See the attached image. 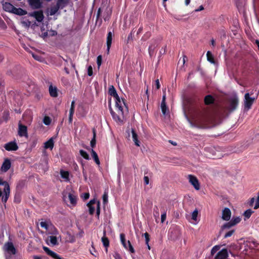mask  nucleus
I'll return each mask as SVG.
<instances>
[{
	"mask_svg": "<svg viewBox=\"0 0 259 259\" xmlns=\"http://www.w3.org/2000/svg\"><path fill=\"white\" fill-rule=\"evenodd\" d=\"M109 93L114 98L115 102V111L110 107V113L115 121L119 124H122L124 119V112L127 111L124 100L119 97L113 86L110 87Z\"/></svg>",
	"mask_w": 259,
	"mask_h": 259,
	"instance_id": "1",
	"label": "nucleus"
},
{
	"mask_svg": "<svg viewBox=\"0 0 259 259\" xmlns=\"http://www.w3.org/2000/svg\"><path fill=\"white\" fill-rule=\"evenodd\" d=\"M187 120L192 127H202L206 121V118L202 114H196L191 118L187 117Z\"/></svg>",
	"mask_w": 259,
	"mask_h": 259,
	"instance_id": "2",
	"label": "nucleus"
},
{
	"mask_svg": "<svg viewBox=\"0 0 259 259\" xmlns=\"http://www.w3.org/2000/svg\"><path fill=\"white\" fill-rule=\"evenodd\" d=\"M63 200L67 205L71 208L74 207L77 203V196L74 192H64Z\"/></svg>",
	"mask_w": 259,
	"mask_h": 259,
	"instance_id": "3",
	"label": "nucleus"
},
{
	"mask_svg": "<svg viewBox=\"0 0 259 259\" xmlns=\"http://www.w3.org/2000/svg\"><path fill=\"white\" fill-rule=\"evenodd\" d=\"M89 208V213L91 214H93L95 212V208H96V214L98 218H99V215L100 213V202L99 201L97 200L96 199H93L91 200L87 204Z\"/></svg>",
	"mask_w": 259,
	"mask_h": 259,
	"instance_id": "4",
	"label": "nucleus"
},
{
	"mask_svg": "<svg viewBox=\"0 0 259 259\" xmlns=\"http://www.w3.org/2000/svg\"><path fill=\"white\" fill-rule=\"evenodd\" d=\"M4 250L5 252L6 259H9L8 255H15L16 253V250L11 242L5 244Z\"/></svg>",
	"mask_w": 259,
	"mask_h": 259,
	"instance_id": "5",
	"label": "nucleus"
},
{
	"mask_svg": "<svg viewBox=\"0 0 259 259\" xmlns=\"http://www.w3.org/2000/svg\"><path fill=\"white\" fill-rule=\"evenodd\" d=\"M41 227L45 229L49 233L53 235H57L58 234L57 230L54 228L49 221H41L40 223Z\"/></svg>",
	"mask_w": 259,
	"mask_h": 259,
	"instance_id": "6",
	"label": "nucleus"
},
{
	"mask_svg": "<svg viewBox=\"0 0 259 259\" xmlns=\"http://www.w3.org/2000/svg\"><path fill=\"white\" fill-rule=\"evenodd\" d=\"M254 97H250L249 93H246L244 96V108L247 110H249L253 104L254 100Z\"/></svg>",
	"mask_w": 259,
	"mask_h": 259,
	"instance_id": "7",
	"label": "nucleus"
},
{
	"mask_svg": "<svg viewBox=\"0 0 259 259\" xmlns=\"http://www.w3.org/2000/svg\"><path fill=\"white\" fill-rule=\"evenodd\" d=\"M189 183L196 190L200 189V184L197 178L194 176L189 175L188 176Z\"/></svg>",
	"mask_w": 259,
	"mask_h": 259,
	"instance_id": "8",
	"label": "nucleus"
},
{
	"mask_svg": "<svg viewBox=\"0 0 259 259\" xmlns=\"http://www.w3.org/2000/svg\"><path fill=\"white\" fill-rule=\"evenodd\" d=\"M21 24L22 25L25 27L26 29H28L30 27L34 29L35 26L38 25L36 23V22H34L32 23L30 21L25 18H23L21 21Z\"/></svg>",
	"mask_w": 259,
	"mask_h": 259,
	"instance_id": "9",
	"label": "nucleus"
},
{
	"mask_svg": "<svg viewBox=\"0 0 259 259\" xmlns=\"http://www.w3.org/2000/svg\"><path fill=\"white\" fill-rule=\"evenodd\" d=\"M28 15L29 16L34 17L35 18L36 21L38 22H41L44 18L42 12L40 11H35L32 13H29Z\"/></svg>",
	"mask_w": 259,
	"mask_h": 259,
	"instance_id": "10",
	"label": "nucleus"
},
{
	"mask_svg": "<svg viewBox=\"0 0 259 259\" xmlns=\"http://www.w3.org/2000/svg\"><path fill=\"white\" fill-rule=\"evenodd\" d=\"M18 135L20 137H27V128L25 125H22L20 122L19 123Z\"/></svg>",
	"mask_w": 259,
	"mask_h": 259,
	"instance_id": "11",
	"label": "nucleus"
},
{
	"mask_svg": "<svg viewBox=\"0 0 259 259\" xmlns=\"http://www.w3.org/2000/svg\"><path fill=\"white\" fill-rule=\"evenodd\" d=\"M28 3L30 6L33 9H37L41 7V0H28Z\"/></svg>",
	"mask_w": 259,
	"mask_h": 259,
	"instance_id": "12",
	"label": "nucleus"
},
{
	"mask_svg": "<svg viewBox=\"0 0 259 259\" xmlns=\"http://www.w3.org/2000/svg\"><path fill=\"white\" fill-rule=\"evenodd\" d=\"M4 147L7 151H16L18 148L17 144L14 142H11L6 144Z\"/></svg>",
	"mask_w": 259,
	"mask_h": 259,
	"instance_id": "13",
	"label": "nucleus"
},
{
	"mask_svg": "<svg viewBox=\"0 0 259 259\" xmlns=\"http://www.w3.org/2000/svg\"><path fill=\"white\" fill-rule=\"evenodd\" d=\"M231 215V212L229 208H225L222 212V218L225 221H228L230 220Z\"/></svg>",
	"mask_w": 259,
	"mask_h": 259,
	"instance_id": "14",
	"label": "nucleus"
},
{
	"mask_svg": "<svg viewBox=\"0 0 259 259\" xmlns=\"http://www.w3.org/2000/svg\"><path fill=\"white\" fill-rule=\"evenodd\" d=\"M228 253L227 250L226 249H223L222 250H221L218 253V254L215 257V258L216 259H226L227 257H228Z\"/></svg>",
	"mask_w": 259,
	"mask_h": 259,
	"instance_id": "15",
	"label": "nucleus"
},
{
	"mask_svg": "<svg viewBox=\"0 0 259 259\" xmlns=\"http://www.w3.org/2000/svg\"><path fill=\"white\" fill-rule=\"evenodd\" d=\"M198 211L196 209L191 213L192 221H190L191 223L194 225H196L198 223L199 220L198 219Z\"/></svg>",
	"mask_w": 259,
	"mask_h": 259,
	"instance_id": "16",
	"label": "nucleus"
},
{
	"mask_svg": "<svg viewBox=\"0 0 259 259\" xmlns=\"http://www.w3.org/2000/svg\"><path fill=\"white\" fill-rule=\"evenodd\" d=\"M44 250L45 252L49 255L53 257L55 259H62L60 256H59L57 253L51 250L48 247L44 246Z\"/></svg>",
	"mask_w": 259,
	"mask_h": 259,
	"instance_id": "17",
	"label": "nucleus"
},
{
	"mask_svg": "<svg viewBox=\"0 0 259 259\" xmlns=\"http://www.w3.org/2000/svg\"><path fill=\"white\" fill-rule=\"evenodd\" d=\"M3 8L5 11L12 13L15 7L10 3L6 2L3 4Z\"/></svg>",
	"mask_w": 259,
	"mask_h": 259,
	"instance_id": "18",
	"label": "nucleus"
},
{
	"mask_svg": "<svg viewBox=\"0 0 259 259\" xmlns=\"http://www.w3.org/2000/svg\"><path fill=\"white\" fill-rule=\"evenodd\" d=\"M6 187L4 189V195L2 197V200L4 202H6L10 195V187L9 185L5 184Z\"/></svg>",
	"mask_w": 259,
	"mask_h": 259,
	"instance_id": "19",
	"label": "nucleus"
},
{
	"mask_svg": "<svg viewBox=\"0 0 259 259\" xmlns=\"http://www.w3.org/2000/svg\"><path fill=\"white\" fill-rule=\"evenodd\" d=\"M11 162L9 159H6L1 166V170L3 172H6L11 167Z\"/></svg>",
	"mask_w": 259,
	"mask_h": 259,
	"instance_id": "20",
	"label": "nucleus"
},
{
	"mask_svg": "<svg viewBox=\"0 0 259 259\" xmlns=\"http://www.w3.org/2000/svg\"><path fill=\"white\" fill-rule=\"evenodd\" d=\"M112 41V33L111 31H109L107 37V51L108 53L111 46Z\"/></svg>",
	"mask_w": 259,
	"mask_h": 259,
	"instance_id": "21",
	"label": "nucleus"
},
{
	"mask_svg": "<svg viewBox=\"0 0 259 259\" xmlns=\"http://www.w3.org/2000/svg\"><path fill=\"white\" fill-rule=\"evenodd\" d=\"M49 93L50 95L53 97H56L58 96V90L57 88L51 85L49 87Z\"/></svg>",
	"mask_w": 259,
	"mask_h": 259,
	"instance_id": "22",
	"label": "nucleus"
},
{
	"mask_svg": "<svg viewBox=\"0 0 259 259\" xmlns=\"http://www.w3.org/2000/svg\"><path fill=\"white\" fill-rule=\"evenodd\" d=\"M74 106H75V101H72L71 102V107L69 110V123H71L72 121L73 115L74 111Z\"/></svg>",
	"mask_w": 259,
	"mask_h": 259,
	"instance_id": "23",
	"label": "nucleus"
},
{
	"mask_svg": "<svg viewBox=\"0 0 259 259\" xmlns=\"http://www.w3.org/2000/svg\"><path fill=\"white\" fill-rule=\"evenodd\" d=\"M132 138L133 140L135 143V144L137 146H140V142L138 139V135L136 134V132L134 131V129H132Z\"/></svg>",
	"mask_w": 259,
	"mask_h": 259,
	"instance_id": "24",
	"label": "nucleus"
},
{
	"mask_svg": "<svg viewBox=\"0 0 259 259\" xmlns=\"http://www.w3.org/2000/svg\"><path fill=\"white\" fill-rule=\"evenodd\" d=\"M47 241H50L52 245H56L58 244V237L57 236H50L47 238Z\"/></svg>",
	"mask_w": 259,
	"mask_h": 259,
	"instance_id": "25",
	"label": "nucleus"
},
{
	"mask_svg": "<svg viewBox=\"0 0 259 259\" xmlns=\"http://www.w3.org/2000/svg\"><path fill=\"white\" fill-rule=\"evenodd\" d=\"M13 14H17L20 16H23L27 14V12L21 8H14Z\"/></svg>",
	"mask_w": 259,
	"mask_h": 259,
	"instance_id": "26",
	"label": "nucleus"
},
{
	"mask_svg": "<svg viewBox=\"0 0 259 259\" xmlns=\"http://www.w3.org/2000/svg\"><path fill=\"white\" fill-rule=\"evenodd\" d=\"M238 101L237 98H234L230 100V103L231 109L234 110L236 108L237 106L238 105Z\"/></svg>",
	"mask_w": 259,
	"mask_h": 259,
	"instance_id": "27",
	"label": "nucleus"
},
{
	"mask_svg": "<svg viewBox=\"0 0 259 259\" xmlns=\"http://www.w3.org/2000/svg\"><path fill=\"white\" fill-rule=\"evenodd\" d=\"M60 175H61V178H63L65 181H66V182L69 181V174L68 171L61 170L60 171Z\"/></svg>",
	"mask_w": 259,
	"mask_h": 259,
	"instance_id": "28",
	"label": "nucleus"
},
{
	"mask_svg": "<svg viewBox=\"0 0 259 259\" xmlns=\"http://www.w3.org/2000/svg\"><path fill=\"white\" fill-rule=\"evenodd\" d=\"M54 146V142L52 138H51L49 140L47 141L45 143V148L46 149L50 148L52 149Z\"/></svg>",
	"mask_w": 259,
	"mask_h": 259,
	"instance_id": "29",
	"label": "nucleus"
},
{
	"mask_svg": "<svg viewBox=\"0 0 259 259\" xmlns=\"http://www.w3.org/2000/svg\"><path fill=\"white\" fill-rule=\"evenodd\" d=\"M69 0H58L57 5L59 7L62 9L68 4Z\"/></svg>",
	"mask_w": 259,
	"mask_h": 259,
	"instance_id": "30",
	"label": "nucleus"
},
{
	"mask_svg": "<svg viewBox=\"0 0 259 259\" xmlns=\"http://www.w3.org/2000/svg\"><path fill=\"white\" fill-rule=\"evenodd\" d=\"M60 8L58 7L57 5L56 6L51 7L49 10V14L50 15L52 16L55 15L58 11V10Z\"/></svg>",
	"mask_w": 259,
	"mask_h": 259,
	"instance_id": "31",
	"label": "nucleus"
},
{
	"mask_svg": "<svg viewBox=\"0 0 259 259\" xmlns=\"http://www.w3.org/2000/svg\"><path fill=\"white\" fill-rule=\"evenodd\" d=\"M207 59L211 64H215L213 55L210 51H208L206 53Z\"/></svg>",
	"mask_w": 259,
	"mask_h": 259,
	"instance_id": "32",
	"label": "nucleus"
},
{
	"mask_svg": "<svg viewBox=\"0 0 259 259\" xmlns=\"http://www.w3.org/2000/svg\"><path fill=\"white\" fill-rule=\"evenodd\" d=\"M91 153H92V157H93L94 160H95V162L97 164L99 165L100 162V160L98 158L97 154L93 149H92Z\"/></svg>",
	"mask_w": 259,
	"mask_h": 259,
	"instance_id": "33",
	"label": "nucleus"
},
{
	"mask_svg": "<svg viewBox=\"0 0 259 259\" xmlns=\"http://www.w3.org/2000/svg\"><path fill=\"white\" fill-rule=\"evenodd\" d=\"M204 102L206 104H209L213 102V98L210 95H207L205 97Z\"/></svg>",
	"mask_w": 259,
	"mask_h": 259,
	"instance_id": "34",
	"label": "nucleus"
},
{
	"mask_svg": "<svg viewBox=\"0 0 259 259\" xmlns=\"http://www.w3.org/2000/svg\"><path fill=\"white\" fill-rule=\"evenodd\" d=\"M102 242L104 246L106 248H107V247L109 246V240H108V238L106 237H105V236H104L102 238ZM106 251H107V248H106Z\"/></svg>",
	"mask_w": 259,
	"mask_h": 259,
	"instance_id": "35",
	"label": "nucleus"
},
{
	"mask_svg": "<svg viewBox=\"0 0 259 259\" xmlns=\"http://www.w3.org/2000/svg\"><path fill=\"white\" fill-rule=\"evenodd\" d=\"M120 239L121 243L123 245V246H124V247L125 249H127V247H126V243L125 239V235L124 234H120Z\"/></svg>",
	"mask_w": 259,
	"mask_h": 259,
	"instance_id": "36",
	"label": "nucleus"
},
{
	"mask_svg": "<svg viewBox=\"0 0 259 259\" xmlns=\"http://www.w3.org/2000/svg\"><path fill=\"white\" fill-rule=\"evenodd\" d=\"M80 154L81 156L83 157L84 159L87 160H89L90 159L89 155L87 153V152L83 150H80L79 151Z\"/></svg>",
	"mask_w": 259,
	"mask_h": 259,
	"instance_id": "37",
	"label": "nucleus"
},
{
	"mask_svg": "<svg viewBox=\"0 0 259 259\" xmlns=\"http://www.w3.org/2000/svg\"><path fill=\"white\" fill-rule=\"evenodd\" d=\"M161 108L163 114L165 115L166 114V111L167 109L166 105V103H164V102H161Z\"/></svg>",
	"mask_w": 259,
	"mask_h": 259,
	"instance_id": "38",
	"label": "nucleus"
},
{
	"mask_svg": "<svg viewBox=\"0 0 259 259\" xmlns=\"http://www.w3.org/2000/svg\"><path fill=\"white\" fill-rule=\"evenodd\" d=\"M126 243V247H127V250H128L129 251H130L131 253H134L135 250L132 245L131 242L130 241H127Z\"/></svg>",
	"mask_w": 259,
	"mask_h": 259,
	"instance_id": "39",
	"label": "nucleus"
},
{
	"mask_svg": "<svg viewBox=\"0 0 259 259\" xmlns=\"http://www.w3.org/2000/svg\"><path fill=\"white\" fill-rule=\"evenodd\" d=\"M253 211L251 209H247L244 212V215L246 219H248L251 215Z\"/></svg>",
	"mask_w": 259,
	"mask_h": 259,
	"instance_id": "40",
	"label": "nucleus"
},
{
	"mask_svg": "<svg viewBox=\"0 0 259 259\" xmlns=\"http://www.w3.org/2000/svg\"><path fill=\"white\" fill-rule=\"evenodd\" d=\"M231 221L233 223V225H235L241 221V218L240 217L233 218Z\"/></svg>",
	"mask_w": 259,
	"mask_h": 259,
	"instance_id": "41",
	"label": "nucleus"
},
{
	"mask_svg": "<svg viewBox=\"0 0 259 259\" xmlns=\"http://www.w3.org/2000/svg\"><path fill=\"white\" fill-rule=\"evenodd\" d=\"M108 192L105 191L104 192V193L103 195V203L104 204H106V203H107V202H108Z\"/></svg>",
	"mask_w": 259,
	"mask_h": 259,
	"instance_id": "42",
	"label": "nucleus"
},
{
	"mask_svg": "<svg viewBox=\"0 0 259 259\" xmlns=\"http://www.w3.org/2000/svg\"><path fill=\"white\" fill-rule=\"evenodd\" d=\"M51 122V118L48 116H45L44 118V123L46 125H49Z\"/></svg>",
	"mask_w": 259,
	"mask_h": 259,
	"instance_id": "43",
	"label": "nucleus"
},
{
	"mask_svg": "<svg viewBox=\"0 0 259 259\" xmlns=\"http://www.w3.org/2000/svg\"><path fill=\"white\" fill-rule=\"evenodd\" d=\"M220 248V246L215 245L211 249V254L213 255L218 250H219Z\"/></svg>",
	"mask_w": 259,
	"mask_h": 259,
	"instance_id": "44",
	"label": "nucleus"
},
{
	"mask_svg": "<svg viewBox=\"0 0 259 259\" xmlns=\"http://www.w3.org/2000/svg\"><path fill=\"white\" fill-rule=\"evenodd\" d=\"M234 226V225H233V223L231 221V220L226 223L224 225V226H223V228H231V227Z\"/></svg>",
	"mask_w": 259,
	"mask_h": 259,
	"instance_id": "45",
	"label": "nucleus"
},
{
	"mask_svg": "<svg viewBox=\"0 0 259 259\" xmlns=\"http://www.w3.org/2000/svg\"><path fill=\"white\" fill-rule=\"evenodd\" d=\"M32 56L33 57V58L34 59H35L36 60H37L38 61H42V58L40 56H39L37 54H32Z\"/></svg>",
	"mask_w": 259,
	"mask_h": 259,
	"instance_id": "46",
	"label": "nucleus"
},
{
	"mask_svg": "<svg viewBox=\"0 0 259 259\" xmlns=\"http://www.w3.org/2000/svg\"><path fill=\"white\" fill-rule=\"evenodd\" d=\"M253 207L254 209H257L259 207V192L258 193V195L256 199V203Z\"/></svg>",
	"mask_w": 259,
	"mask_h": 259,
	"instance_id": "47",
	"label": "nucleus"
},
{
	"mask_svg": "<svg viewBox=\"0 0 259 259\" xmlns=\"http://www.w3.org/2000/svg\"><path fill=\"white\" fill-rule=\"evenodd\" d=\"M97 63L98 64V68H99L102 63V56L101 55L98 56L97 59Z\"/></svg>",
	"mask_w": 259,
	"mask_h": 259,
	"instance_id": "48",
	"label": "nucleus"
},
{
	"mask_svg": "<svg viewBox=\"0 0 259 259\" xmlns=\"http://www.w3.org/2000/svg\"><path fill=\"white\" fill-rule=\"evenodd\" d=\"M44 169L45 170L48 169V159L46 157H45L44 158Z\"/></svg>",
	"mask_w": 259,
	"mask_h": 259,
	"instance_id": "49",
	"label": "nucleus"
},
{
	"mask_svg": "<svg viewBox=\"0 0 259 259\" xmlns=\"http://www.w3.org/2000/svg\"><path fill=\"white\" fill-rule=\"evenodd\" d=\"M90 194L89 193H85L81 195V197L84 200H87L89 198Z\"/></svg>",
	"mask_w": 259,
	"mask_h": 259,
	"instance_id": "50",
	"label": "nucleus"
},
{
	"mask_svg": "<svg viewBox=\"0 0 259 259\" xmlns=\"http://www.w3.org/2000/svg\"><path fill=\"white\" fill-rule=\"evenodd\" d=\"M166 218V213L165 212H164L163 213L161 214V222L162 223H163L165 221Z\"/></svg>",
	"mask_w": 259,
	"mask_h": 259,
	"instance_id": "51",
	"label": "nucleus"
},
{
	"mask_svg": "<svg viewBox=\"0 0 259 259\" xmlns=\"http://www.w3.org/2000/svg\"><path fill=\"white\" fill-rule=\"evenodd\" d=\"M88 74L90 76L93 75V68L91 66H89L88 68Z\"/></svg>",
	"mask_w": 259,
	"mask_h": 259,
	"instance_id": "52",
	"label": "nucleus"
},
{
	"mask_svg": "<svg viewBox=\"0 0 259 259\" xmlns=\"http://www.w3.org/2000/svg\"><path fill=\"white\" fill-rule=\"evenodd\" d=\"M95 136V133L94 132V138L91 141V145L92 147H93L96 144Z\"/></svg>",
	"mask_w": 259,
	"mask_h": 259,
	"instance_id": "53",
	"label": "nucleus"
},
{
	"mask_svg": "<svg viewBox=\"0 0 259 259\" xmlns=\"http://www.w3.org/2000/svg\"><path fill=\"white\" fill-rule=\"evenodd\" d=\"M234 233V230H231V231H229L228 232H227L225 235V238H227V237H230L232 235V234H233Z\"/></svg>",
	"mask_w": 259,
	"mask_h": 259,
	"instance_id": "54",
	"label": "nucleus"
},
{
	"mask_svg": "<svg viewBox=\"0 0 259 259\" xmlns=\"http://www.w3.org/2000/svg\"><path fill=\"white\" fill-rule=\"evenodd\" d=\"M144 182L145 185H148L149 183V179L148 176H144Z\"/></svg>",
	"mask_w": 259,
	"mask_h": 259,
	"instance_id": "55",
	"label": "nucleus"
},
{
	"mask_svg": "<svg viewBox=\"0 0 259 259\" xmlns=\"http://www.w3.org/2000/svg\"><path fill=\"white\" fill-rule=\"evenodd\" d=\"M90 253L92 255H94L95 256H97V254L96 253V250L93 245H92V249H91L90 250Z\"/></svg>",
	"mask_w": 259,
	"mask_h": 259,
	"instance_id": "56",
	"label": "nucleus"
},
{
	"mask_svg": "<svg viewBox=\"0 0 259 259\" xmlns=\"http://www.w3.org/2000/svg\"><path fill=\"white\" fill-rule=\"evenodd\" d=\"M144 236L145 237L146 243L148 244L149 241V235L147 233H144Z\"/></svg>",
	"mask_w": 259,
	"mask_h": 259,
	"instance_id": "57",
	"label": "nucleus"
},
{
	"mask_svg": "<svg viewBox=\"0 0 259 259\" xmlns=\"http://www.w3.org/2000/svg\"><path fill=\"white\" fill-rule=\"evenodd\" d=\"M155 85L156 87V89L158 90L160 88V82H159V79H156L155 80Z\"/></svg>",
	"mask_w": 259,
	"mask_h": 259,
	"instance_id": "58",
	"label": "nucleus"
},
{
	"mask_svg": "<svg viewBox=\"0 0 259 259\" xmlns=\"http://www.w3.org/2000/svg\"><path fill=\"white\" fill-rule=\"evenodd\" d=\"M5 184L9 185L8 183L6 182L3 181L1 178H0V186L3 185L4 187V189L5 188L6 185Z\"/></svg>",
	"mask_w": 259,
	"mask_h": 259,
	"instance_id": "59",
	"label": "nucleus"
},
{
	"mask_svg": "<svg viewBox=\"0 0 259 259\" xmlns=\"http://www.w3.org/2000/svg\"><path fill=\"white\" fill-rule=\"evenodd\" d=\"M254 202H255V204L256 203V199L255 198H252L251 199H250V205H252V206H253V203Z\"/></svg>",
	"mask_w": 259,
	"mask_h": 259,
	"instance_id": "60",
	"label": "nucleus"
},
{
	"mask_svg": "<svg viewBox=\"0 0 259 259\" xmlns=\"http://www.w3.org/2000/svg\"><path fill=\"white\" fill-rule=\"evenodd\" d=\"M113 256L115 259H121L120 255L117 253H115L113 254Z\"/></svg>",
	"mask_w": 259,
	"mask_h": 259,
	"instance_id": "61",
	"label": "nucleus"
},
{
	"mask_svg": "<svg viewBox=\"0 0 259 259\" xmlns=\"http://www.w3.org/2000/svg\"><path fill=\"white\" fill-rule=\"evenodd\" d=\"M165 100H166V94H165V91H163V95L162 96V102H164V103H165Z\"/></svg>",
	"mask_w": 259,
	"mask_h": 259,
	"instance_id": "62",
	"label": "nucleus"
},
{
	"mask_svg": "<svg viewBox=\"0 0 259 259\" xmlns=\"http://www.w3.org/2000/svg\"><path fill=\"white\" fill-rule=\"evenodd\" d=\"M204 9V8L202 6H200L198 9L195 10L196 12H199L202 11Z\"/></svg>",
	"mask_w": 259,
	"mask_h": 259,
	"instance_id": "63",
	"label": "nucleus"
},
{
	"mask_svg": "<svg viewBox=\"0 0 259 259\" xmlns=\"http://www.w3.org/2000/svg\"><path fill=\"white\" fill-rule=\"evenodd\" d=\"M33 257L34 259H41L40 256L37 255H34Z\"/></svg>",
	"mask_w": 259,
	"mask_h": 259,
	"instance_id": "64",
	"label": "nucleus"
}]
</instances>
